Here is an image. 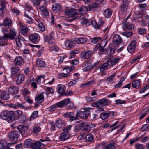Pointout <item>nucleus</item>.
Listing matches in <instances>:
<instances>
[{"mask_svg": "<svg viewBox=\"0 0 149 149\" xmlns=\"http://www.w3.org/2000/svg\"><path fill=\"white\" fill-rule=\"evenodd\" d=\"M0 117L2 119L7 120L9 122L14 121L17 117L15 114L12 111H4L1 113Z\"/></svg>", "mask_w": 149, "mask_h": 149, "instance_id": "nucleus-1", "label": "nucleus"}, {"mask_svg": "<svg viewBox=\"0 0 149 149\" xmlns=\"http://www.w3.org/2000/svg\"><path fill=\"white\" fill-rule=\"evenodd\" d=\"M90 108H84L81 109L77 113L76 116L78 118V116L82 118L86 119L90 115Z\"/></svg>", "mask_w": 149, "mask_h": 149, "instance_id": "nucleus-2", "label": "nucleus"}, {"mask_svg": "<svg viewBox=\"0 0 149 149\" xmlns=\"http://www.w3.org/2000/svg\"><path fill=\"white\" fill-rule=\"evenodd\" d=\"M65 15L73 18L69 21H72L75 20L77 18V15L79 14L77 9H67L65 10Z\"/></svg>", "mask_w": 149, "mask_h": 149, "instance_id": "nucleus-3", "label": "nucleus"}, {"mask_svg": "<svg viewBox=\"0 0 149 149\" xmlns=\"http://www.w3.org/2000/svg\"><path fill=\"white\" fill-rule=\"evenodd\" d=\"M109 104L107 99L102 98L92 104L93 106L97 107H102L103 106H107Z\"/></svg>", "mask_w": 149, "mask_h": 149, "instance_id": "nucleus-4", "label": "nucleus"}, {"mask_svg": "<svg viewBox=\"0 0 149 149\" xmlns=\"http://www.w3.org/2000/svg\"><path fill=\"white\" fill-rule=\"evenodd\" d=\"M20 134V132L17 131H12L8 134V136L10 139L13 141H16Z\"/></svg>", "mask_w": 149, "mask_h": 149, "instance_id": "nucleus-5", "label": "nucleus"}, {"mask_svg": "<svg viewBox=\"0 0 149 149\" xmlns=\"http://www.w3.org/2000/svg\"><path fill=\"white\" fill-rule=\"evenodd\" d=\"M15 82L17 85L21 84L24 81L25 77L24 74H19L15 76Z\"/></svg>", "mask_w": 149, "mask_h": 149, "instance_id": "nucleus-6", "label": "nucleus"}, {"mask_svg": "<svg viewBox=\"0 0 149 149\" xmlns=\"http://www.w3.org/2000/svg\"><path fill=\"white\" fill-rule=\"evenodd\" d=\"M114 115V112L107 111H105L101 114L100 117L102 119L105 120L107 119L110 116H111V117H113Z\"/></svg>", "mask_w": 149, "mask_h": 149, "instance_id": "nucleus-7", "label": "nucleus"}, {"mask_svg": "<svg viewBox=\"0 0 149 149\" xmlns=\"http://www.w3.org/2000/svg\"><path fill=\"white\" fill-rule=\"evenodd\" d=\"M19 68L16 65H14L11 67V76L12 77H14L20 74L19 72Z\"/></svg>", "mask_w": 149, "mask_h": 149, "instance_id": "nucleus-8", "label": "nucleus"}, {"mask_svg": "<svg viewBox=\"0 0 149 149\" xmlns=\"http://www.w3.org/2000/svg\"><path fill=\"white\" fill-rule=\"evenodd\" d=\"M136 42L135 40H132L131 42L127 47V49L130 53H132L135 50Z\"/></svg>", "mask_w": 149, "mask_h": 149, "instance_id": "nucleus-9", "label": "nucleus"}, {"mask_svg": "<svg viewBox=\"0 0 149 149\" xmlns=\"http://www.w3.org/2000/svg\"><path fill=\"white\" fill-rule=\"evenodd\" d=\"M80 128L82 130L89 131L91 129V127L88 123L82 122L80 123Z\"/></svg>", "mask_w": 149, "mask_h": 149, "instance_id": "nucleus-10", "label": "nucleus"}, {"mask_svg": "<svg viewBox=\"0 0 149 149\" xmlns=\"http://www.w3.org/2000/svg\"><path fill=\"white\" fill-rule=\"evenodd\" d=\"M44 145L40 141H37L32 145V147L34 149H40L43 148Z\"/></svg>", "mask_w": 149, "mask_h": 149, "instance_id": "nucleus-11", "label": "nucleus"}, {"mask_svg": "<svg viewBox=\"0 0 149 149\" xmlns=\"http://www.w3.org/2000/svg\"><path fill=\"white\" fill-rule=\"evenodd\" d=\"M93 53L91 50H88L86 52H84L81 54V56L82 58L84 59H88L92 56Z\"/></svg>", "mask_w": 149, "mask_h": 149, "instance_id": "nucleus-12", "label": "nucleus"}, {"mask_svg": "<svg viewBox=\"0 0 149 149\" xmlns=\"http://www.w3.org/2000/svg\"><path fill=\"white\" fill-rule=\"evenodd\" d=\"M121 38L119 35L116 34L113 37V42L115 45L120 44L122 43Z\"/></svg>", "mask_w": 149, "mask_h": 149, "instance_id": "nucleus-13", "label": "nucleus"}, {"mask_svg": "<svg viewBox=\"0 0 149 149\" xmlns=\"http://www.w3.org/2000/svg\"><path fill=\"white\" fill-rule=\"evenodd\" d=\"M74 114L73 112H68L65 113L63 116L67 118H70V121H73L75 120L77 118V117L74 116Z\"/></svg>", "mask_w": 149, "mask_h": 149, "instance_id": "nucleus-14", "label": "nucleus"}, {"mask_svg": "<svg viewBox=\"0 0 149 149\" xmlns=\"http://www.w3.org/2000/svg\"><path fill=\"white\" fill-rule=\"evenodd\" d=\"M39 35L37 33L32 34L29 37V40L32 42L35 43L38 41Z\"/></svg>", "mask_w": 149, "mask_h": 149, "instance_id": "nucleus-15", "label": "nucleus"}, {"mask_svg": "<svg viewBox=\"0 0 149 149\" xmlns=\"http://www.w3.org/2000/svg\"><path fill=\"white\" fill-rule=\"evenodd\" d=\"M103 22L101 20H100L98 23L95 21H91L92 24L94 26L95 28L101 29L102 26H104L103 24Z\"/></svg>", "mask_w": 149, "mask_h": 149, "instance_id": "nucleus-16", "label": "nucleus"}, {"mask_svg": "<svg viewBox=\"0 0 149 149\" xmlns=\"http://www.w3.org/2000/svg\"><path fill=\"white\" fill-rule=\"evenodd\" d=\"M70 99L68 98L59 102L56 104L57 105V107L61 108L64 105H67L70 102Z\"/></svg>", "mask_w": 149, "mask_h": 149, "instance_id": "nucleus-17", "label": "nucleus"}, {"mask_svg": "<svg viewBox=\"0 0 149 149\" xmlns=\"http://www.w3.org/2000/svg\"><path fill=\"white\" fill-rule=\"evenodd\" d=\"M128 1L127 0H123V3L121 6V10L123 12H125L128 8Z\"/></svg>", "mask_w": 149, "mask_h": 149, "instance_id": "nucleus-18", "label": "nucleus"}, {"mask_svg": "<svg viewBox=\"0 0 149 149\" xmlns=\"http://www.w3.org/2000/svg\"><path fill=\"white\" fill-rule=\"evenodd\" d=\"M55 123L57 127L59 129L61 128L65 125L64 120L60 118L56 120Z\"/></svg>", "mask_w": 149, "mask_h": 149, "instance_id": "nucleus-19", "label": "nucleus"}, {"mask_svg": "<svg viewBox=\"0 0 149 149\" xmlns=\"http://www.w3.org/2000/svg\"><path fill=\"white\" fill-rule=\"evenodd\" d=\"M120 59V58L117 57L108 61L107 63L109 65V66L111 67L115 65L116 63L118 62Z\"/></svg>", "mask_w": 149, "mask_h": 149, "instance_id": "nucleus-20", "label": "nucleus"}, {"mask_svg": "<svg viewBox=\"0 0 149 149\" xmlns=\"http://www.w3.org/2000/svg\"><path fill=\"white\" fill-rule=\"evenodd\" d=\"M27 127L23 125H20L18 126V129L19 131L20 134L22 135L24 134L27 130Z\"/></svg>", "mask_w": 149, "mask_h": 149, "instance_id": "nucleus-21", "label": "nucleus"}, {"mask_svg": "<svg viewBox=\"0 0 149 149\" xmlns=\"http://www.w3.org/2000/svg\"><path fill=\"white\" fill-rule=\"evenodd\" d=\"M149 24V16H146L145 19H142L140 23L141 25L142 26H148Z\"/></svg>", "mask_w": 149, "mask_h": 149, "instance_id": "nucleus-22", "label": "nucleus"}, {"mask_svg": "<svg viewBox=\"0 0 149 149\" xmlns=\"http://www.w3.org/2000/svg\"><path fill=\"white\" fill-rule=\"evenodd\" d=\"M9 94L8 93L1 91L0 93V97L1 99L6 100H7L9 97Z\"/></svg>", "mask_w": 149, "mask_h": 149, "instance_id": "nucleus-23", "label": "nucleus"}, {"mask_svg": "<svg viewBox=\"0 0 149 149\" xmlns=\"http://www.w3.org/2000/svg\"><path fill=\"white\" fill-rule=\"evenodd\" d=\"M79 19L81 20V24L83 25V26H88L92 24L91 22L89 20L85 18H81L79 17Z\"/></svg>", "mask_w": 149, "mask_h": 149, "instance_id": "nucleus-24", "label": "nucleus"}, {"mask_svg": "<svg viewBox=\"0 0 149 149\" xmlns=\"http://www.w3.org/2000/svg\"><path fill=\"white\" fill-rule=\"evenodd\" d=\"M69 134L68 132H64L61 134L60 139L61 141H64L68 139L69 137Z\"/></svg>", "mask_w": 149, "mask_h": 149, "instance_id": "nucleus-25", "label": "nucleus"}, {"mask_svg": "<svg viewBox=\"0 0 149 149\" xmlns=\"http://www.w3.org/2000/svg\"><path fill=\"white\" fill-rule=\"evenodd\" d=\"M58 91L61 94H63L65 93L66 89L65 86L62 84H58L57 85Z\"/></svg>", "mask_w": 149, "mask_h": 149, "instance_id": "nucleus-26", "label": "nucleus"}, {"mask_svg": "<svg viewBox=\"0 0 149 149\" xmlns=\"http://www.w3.org/2000/svg\"><path fill=\"white\" fill-rule=\"evenodd\" d=\"M6 8V4L5 1L3 0H0V15H2L4 13L3 11Z\"/></svg>", "mask_w": 149, "mask_h": 149, "instance_id": "nucleus-27", "label": "nucleus"}, {"mask_svg": "<svg viewBox=\"0 0 149 149\" xmlns=\"http://www.w3.org/2000/svg\"><path fill=\"white\" fill-rule=\"evenodd\" d=\"M115 142L113 140L111 141L109 144L107 145L105 148L106 149H115Z\"/></svg>", "mask_w": 149, "mask_h": 149, "instance_id": "nucleus-28", "label": "nucleus"}, {"mask_svg": "<svg viewBox=\"0 0 149 149\" xmlns=\"http://www.w3.org/2000/svg\"><path fill=\"white\" fill-rule=\"evenodd\" d=\"M9 92L11 94H14L17 93L18 91V88L16 86H10L8 89Z\"/></svg>", "mask_w": 149, "mask_h": 149, "instance_id": "nucleus-29", "label": "nucleus"}, {"mask_svg": "<svg viewBox=\"0 0 149 149\" xmlns=\"http://www.w3.org/2000/svg\"><path fill=\"white\" fill-rule=\"evenodd\" d=\"M4 25L6 28L9 29L11 27L12 22L11 20L8 18H6L4 20Z\"/></svg>", "mask_w": 149, "mask_h": 149, "instance_id": "nucleus-30", "label": "nucleus"}, {"mask_svg": "<svg viewBox=\"0 0 149 149\" xmlns=\"http://www.w3.org/2000/svg\"><path fill=\"white\" fill-rule=\"evenodd\" d=\"M44 96L42 94H40L36 96L35 98V101L38 103H40L44 101Z\"/></svg>", "mask_w": 149, "mask_h": 149, "instance_id": "nucleus-31", "label": "nucleus"}, {"mask_svg": "<svg viewBox=\"0 0 149 149\" xmlns=\"http://www.w3.org/2000/svg\"><path fill=\"white\" fill-rule=\"evenodd\" d=\"M65 45L66 47L71 48L74 46L75 44L72 41L68 40L65 42Z\"/></svg>", "mask_w": 149, "mask_h": 149, "instance_id": "nucleus-32", "label": "nucleus"}, {"mask_svg": "<svg viewBox=\"0 0 149 149\" xmlns=\"http://www.w3.org/2000/svg\"><path fill=\"white\" fill-rule=\"evenodd\" d=\"M52 9L54 12H56L61 9V7L59 4L56 3L53 5Z\"/></svg>", "mask_w": 149, "mask_h": 149, "instance_id": "nucleus-33", "label": "nucleus"}, {"mask_svg": "<svg viewBox=\"0 0 149 149\" xmlns=\"http://www.w3.org/2000/svg\"><path fill=\"white\" fill-rule=\"evenodd\" d=\"M39 9L42 12L43 15L45 16L46 17L48 16L49 13L48 10L46 8H45L44 6H40L39 8Z\"/></svg>", "mask_w": 149, "mask_h": 149, "instance_id": "nucleus-34", "label": "nucleus"}, {"mask_svg": "<svg viewBox=\"0 0 149 149\" xmlns=\"http://www.w3.org/2000/svg\"><path fill=\"white\" fill-rule=\"evenodd\" d=\"M14 62L16 65L20 66L23 63V58L20 56H17Z\"/></svg>", "mask_w": 149, "mask_h": 149, "instance_id": "nucleus-35", "label": "nucleus"}, {"mask_svg": "<svg viewBox=\"0 0 149 149\" xmlns=\"http://www.w3.org/2000/svg\"><path fill=\"white\" fill-rule=\"evenodd\" d=\"M132 86L133 88H138L140 86V81L138 80H135L132 82Z\"/></svg>", "mask_w": 149, "mask_h": 149, "instance_id": "nucleus-36", "label": "nucleus"}, {"mask_svg": "<svg viewBox=\"0 0 149 149\" xmlns=\"http://www.w3.org/2000/svg\"><path fill=\"white\" fill-rule=\"evenodd\" d=\"M123 28L127 30H130L133 27V25L132 24L130 23L126 22L123 25Z\"/></svg>", "mask_w": 149, "mask_h": 149, "instance_id": "nucleus-37", "label": "nucleus"}, {"mask_svg": "<svg viewBox=\"0 0 149 149\" xmlns=\"http://www.w3.org/2000/svg\"><path fill=\"white\" fill-rule=\"evenodd\" d=\"M28 30V28L25 26H21L20 27V32L23 35L26 34Z\"/></svg>", "mask_w": 149, "mask_h": 149, "instance_id": "nucleus-38", "label": "nucleus"}, {"mask_svg": "<svg viewBox=\"0 0 149 149\" xmlns=\"http://www.w3.org/2000/svg\"><path fill=\"white\" fill-rule=\"evenodd\" d=\"M112 13L110 10L108 8L104 11V15L106 17L109 18L111 16Z\"/></svg>", "mask_w": 149, "mask_h": 149, "instance_id": "nucleus-39", "label": "nucleus"}, {"mask_svg": "<svg viewBox=\"0 0 149 149\" xmlns=\"http://www.w3.org/2000/svg\"><path fill=\"white\" fill-rule=\"evenodd\" d=\"M37 65L40 67H44L45 66V62L40 59H38L36 61Z\"/></svg>", "mask_w": 149, "mask_h": 149, "instance_id": "nucleus-40", "label": "nucleus"}, {"mask_svg": "<svg viewBox=\"0 0 149 149\" xmlns=\"http://www.w3.org/2000/svg\"><path fill=\"white\" fill-rule=\"evenodd\" d=\"M32 140L30 139H27L24 143V145L25 147L27 148L32 147Z\"/></svg>", "mask_w": 149, "mask_h": 149, "instance_id": "nucleus-41", "label": "nucleus"}, {"mask_svg": "<svg viewBox=\"0 0 149 149\" xmlns=\"http://www.w3.org/2000/svg\"><path fill=\"white\" fill-rule=\"evenodd\" d=\"M79 11V14L86 13L88 10L87 7L83 6L80 9H77Z\"/></svg>", "mask_w": 149, "mask_h": 149, "instance_id": "nucleus-42", "label": "nucleus"}, {"mask_svg": "<svg viewBox=\"0 0 149 149\" xmlns=\"http://www.w3.org/2000/svg\"><path fill=\"white\" fill-rule=\"evenodd\" d=\"M87 39L86 38H79L76 40V42L78 44L84 43L86 42Z\"/></svg>", "mask_w": 149, "mask_h": 149, "instance_id": "nucleus-43", "label": "nucleus"}, {"mask_svg": "<svg viewBox=\"0 0 149 149\" xmlns=\"http://www.w3.org/2000/svg\"><path fill=\"white\" fill-rule=\"evenodd\" d=\"M15 40L16 44L19 47H22V43L23 42V41L18 36H16Z\"/></svg>", "mask_w": 149, "mask_h": 149, "instance_id": "nucleus-44", "label": "nucleus"}, {"mask_svg": "<svg viewBox=\"0 0 149 149\" xmlns=\"http://www.w3.org/2000/svg\"><path fill=\"white\" fill-rule=\"evenodd\" d=\"M16 35H15V34H13V33L12 34L9 33L8 34H5L4 35V37L12 40L16 38L15 37L16 36Z\"/></svg>", "mask_w": 149, "mask_h": 149, "instance_id": "nucleus-45", "label": "nucleus"}, {"mask_svg": "<svg viewBox=\"0 0 149 149\" xmlns=\"http://www.w3.org/2000/svg\"><path fill=\"white\" fill-rule=\"evenodd\" d=\"M109 66L108 63H104L101 67H100V69L101 72H102L107 68L108 66Z\"/></svg>", "mask_w": 149, "mask_h": 149, "instance_id": "nucleus-46", "label": "nucleus"}, {"mask_svg": "<svg viewBox=\"0 0 149 149\" xmlns=\"http://www.w3.org/2000/svg\"><path fill=\"white\" fill-rule=\"evenodd\" d=\"M86 140L87 142H92L93 141V135L88 134L86 136Z\"/></svg>", "mask_w": 149, "mask_h": 149, "instance_id": "nucleus-47", "label": "nucleus"}, {"mask_svg": "<svg viewBox=\"0 0 149 149\" xmlns=\"http://www.w3.org/2000/svg\"><path fill=\"white\" fill-rule=\"evenodd\" d=\"M125 78V77L121 78L118 83L114 85V87L115 88L119 87L121 86L122 83L124 81Z\"/></svg>", "mask_w": 149, "mask_h": 149, "instance_id": "nucleus-48", "label": "nucleus"}, {"mask_svg": "<svg viewBox=\"0 0 149 149\" xmlns=\"http://www.w3.org/2000/svg\"><path fill=\"white\" fill-rule=\"evenodd\" d=\"M122 34L127 38H129L132 36L133 35V33L131 32L125 31L122 33Z\"/></svg>", "mask_w": 149, "mask_h": 149, "instance_id": "nucleus-49", "label": "nucleus"}, {"mask_svg": "<svg viewBox=\"0 0 149 149\" xmlns=\"http://www.w3.org/2000/svg\"><path fill=\"white\" fill-rule=\"evenodd\" d=\"M38 116V111H34L30 116V120H32L35 119Z\"/></svg>", "mask_w": 149, "mask_h": 149, "instance_id": "nucleus-50", "label": "nucleus"}, {"mask_svg": "<svg viewBox=\"0 0 149 149\" xmlns=\"http://www.w3.org/2000/svg\"><path fill=\"white\" fill-rule=\"evenodd\" d=\"M18 118L19 121L21 123H23L26 120V116L23 114Z\"/></svg>", "mask_w": 149, "mask_h": 149, "instance_id": "nucleus-51", "label": "nucleus"}, {"mask_svg": "<svg viewBox=\"0 0 149 149\" xmlns=\"http://www.w3.org/2000/svg\"><path fill=\"white\" fill-rule=\"evenodd\" d=\"M101 39V38L96 37L92 38L91 40V42L93 43H96L99 41Z\"/></svg>", "mask_w": 149, "mask_h": 149, "instance_id": "nucleus-52", "label": "nucleus"}, {"mask_svg": "<svg viewBox=\"0 0 149 149\" xmlns=\"http://www.w3.org/2000/svg\"><path fill=\"white\" fill-rule=\"evenodd\" d=\"M41 130L40 127L36 126L34 127L33 130V133L35 134H37Z\"/></svg>", "mask_w": 149, "mask_h": 149, "instance_id": "nucleus-53", "label": "nucleus"}, {"mask_svg": "<svg viewBox=\"0 0 149 149\" xmlns=\"http://www.w3.org/2000/svg\"><path fill=\"white\" fill-rule=\"evenodd\" d=\"M16 104L17 109L18 108H23L24 109H26L28 108L27 107L25 106L23 104L19 102H17L16 103Z\"/></svg>", "mask_w": 149, "mask_h": 149, "instance_id": "nucleus-54", "label": "nucleus"}, {"mask_svg": "<svg viewBox=\"0 0 149 149\" xmlns=\"http://www.w3.org/2000/svg\"><path fill=\"white\" fill-rule=\"evenodd\" d=\"M97 5L96 3H93L89 4L88 5V7L89 8V10H90L91 9L96 8L97 7Z\"/></svg>", "mask_w": 149, "mask_h": 149, "instance_id": "nucleus-55", "label": "nucleus"}, {"mask_svg": "<svg viewBox=\"0 0 149 149\" xmlns=\"http://www.w3.org/2000/svg\"><path fill=\"white\" fill-rule=\"evenodd\" d=\"M47 92L46 93L49 94V93L53 94L54 92V90L52 88L49 87H47L46 88Z\"/></svg>", "mask_w": 149, "mask_h": 149, "instance_id": "nucleus-56", "label": "nucleus"}, {"mask_svg": "<svg viewBox=\"0 0 149 149\" xmlns=\"http://www.w3.org/2000/svg\"><path fill=\"white\" fill-rule=\"evenodd\" d=\"M11 11L12 12L17 14L18 15H19L20 13L19 11L15 7L12 8L11 9Z\"/></svg>", "mask_w": 149, "mask_h": 149, "instance_id": "nucleus-57", "label": "nucleus"}, {"mask_svg": "<svg viewBox=\"0 0 149 149\" xmlns=\"http://www.w3.org/2000/svg\"><path fill=\"white\" fill-rule=\"evenodd\" d=\"M115 75L116 74L114 73L110 76L108 77L107 78V81L109 82H111L113 81Z\"/></svg>", "mask_w": 149, "mask_h": 149, "instance_id": "nucleus-58", "label": "nucleus"}, {"mask_svg": "<svg viewBox=\"0 0 149 149\" xmlns=\"http://www.w3.org/2000/svg\"><path fill=\"white\" fill-rule=\"evenodd\" d=\"M69 74H65V73H61L59 74L57 76L58 78V79H61L62 77H66L69 76Z\"/></svg>", "mask_w": 149, "mask_h": 149, "instance_id": "nucleus-59", "label": "nucleus"}, {"mask_svg": "<svg viewBox=\"0 0 149 149\" xmlns=\"http://www.w3.org/2000/svg\"><path fill=\"white\" fill-rule=\"evenodd\" d=\"M115 102L118 105L125 104L126 102L125 101L123 100L122 101L120 99L116 100Z\"/></svg>", "mask_w": 149, "mask_h": 149, "instance_id": "nucleus-60", "label": "nucleus"}, {"mask_svg": "<svg viewBox=\"0 0 149 149\" xmlns=\"http://www.w3.org/2000/svg\"><path fill=\"white\" fill-rule=\"evenodd\" d=\"M72 126L69 125L65 127L64 129H63V131H64L65 132H69L71 129Z\"/></svg>", "mask_w": 149, "mask_h": 149, "instance_id": "nucleus-61", "label": "nucleus"}, {"mask_svg": "<svg viewBox=\"0 0 149 149\" xmlns=\"http://www.w3.org/2000/svg\"><path fill=\"white\" fill-rule=\"evenodd\" d=\"M5 146V141H1L0 142V149H4Z\"/></svg>", "mask_w": 149, "mask_h": 149, "instance_id": "nucleus-62", "label": "nucleus"}, {"mask_svg": "<svg viewBox=\"0 0 149 149\" xmlns=\"http://www.w3.org/2000/svg\"><path fill=\"white\" fill-rule=\"evenodd\" d=\"M146 29H139L138 31L139 33L141 35L143 34L146 32Z\"/></svg>", "mask_w": 149, "mask_h": 149, "instance_id": "nucleus-63", "label": "nucleus"}, {"mask_svg": "<svg viewBox=\"0 0 149 149\" xmlns=\"http://www.w3.org/2000/svg\"><path fill=\"white\" fill-rule=\"evenodd\" d=\"M69 69V71L70 72L72 71H73L74 70V66L72 65V66L69 67L68 66H67L65 67L64 69Z\"/></svg>", "mask_w": 149, "mask_h": 149, "instance_id": "nucleus-64", "label": "nucleus"}]
</instances>
